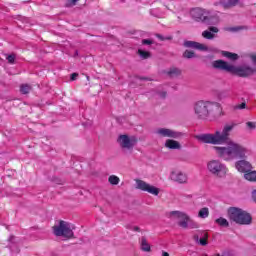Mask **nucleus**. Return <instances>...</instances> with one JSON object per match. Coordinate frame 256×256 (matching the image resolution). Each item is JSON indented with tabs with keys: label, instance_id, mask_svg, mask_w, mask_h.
I'll return each mask as SVG.
<instances>
[{
	"label": "nucleus",
	"instance_id": "obj_6",
	"mask_svg": "<svg viewBox=\"0 0 256 256\" xmlns=\"http://www.w3.org/2000/svg\"><path fill=\"white\" fill-rule=\"evenodd\" d=\"M53 233L56 237H64V239H73L74 237L71 225L63 220L59 221L58 226H53Z\"/></svg>",
	"mask_w": 256,
	"mask_h": 256
},
{
	"label": "nucleus",
	"instance_id": "obj_23",
	"mask_svg": "<svg viewBox=\"0 0 256 256\" xmlns=\"http://www.w3.org/2000/svg\"><path fill=\"white\" fill-rule=\"evenodd\" d=\"M167 75H169V77H179V75H181V70L179 68H171L167 72Z\"/></svg>",
	"mask_w": 256,
	"mask_h": 256
},
{
	"label": "nucleus",
	"instance_id": "obj_36",
	"mask_svg": "<svg viewBox=\"0 0 256 256\" xmlns=\"http://www.w3.org/2000/svg\"><path fill=\"white\" fill-rule=\"evenodd\" d=\"M142 45H153V40L151 39H143Z\"/></svg>",
	"mask_w": 256,
	"mask_h": 256
},
{
	"label": "nucleus",
	"instance_id": "obj_17",
	"mask_svg": "<svg viewBox=\"0 0 256 256\" xmlns=\"http://www.w3.org/2000/svg\"><path fill=\"white\" fill-rule=\"evenodd\" d=\"M236 169L240 173H247V172L251 171V163H249L248 161H245V160H240V161L236 162Z\"/></svg>",
	"mask_w": 256,
	"mask_h": 256
},
{
	"label": "nucleus",
	"instance_id": "obj_10",
	"mask_svg": "<svg viewBox=\"0 0 256 256\" xmlns=\"http://www.w3.org/2000/svg\"><path fill=\"white\" fill-rule=\"evenodd\" d=\"M136 189L140 191H145L146 193H150L151 195H159V188L150 185L149 183L136 179Z\"/></svg>",
	"mask_w": 256,
	"mask_h": 256
},
{
	"label": "nucleus",
	"instance_id": "obj_4",
	"mask_svg": "<svg viewBox=\"0 0 256 256\" xmlns=\"http://www.w3.org/2000/svg\"><path fill=\"white\" fill-rule=\"evenodd\" d=\"M190 15L196 23H202L203 25H217L219 20L211 15L209 10L203 8H194L190 11Z\"/></svg>",
	"mask_w": 256,
	"mask_h": 256
},
{
	"label": "nucleus",
	"instance_id": "obj_11",
	"mask_svg": "<svg viewBox=\"0 0 256 256\" xmlns=\"http://www.w3.org/2000/svg\"><path fill=\"white\" fill-rule=\"evenodd\" d=\"M160 137H169L170 139H179L183 134L169 128H160L156 131Z\"/></svg>",
	"mask_w": 256,
	"mask_h": 256
},
{
	"label": "nucleus",
	"instance_id": "obj_7",
	"mask_svg": "<svg viewBox=\"0 0 256 256\" xmlns=\"http://www.w3.org/2000/svg\"><path fill=\"white\" fill-rule=\"evenodd\" d=\"M207 169L211 175L214 177H225L227 175V167L225 164L221 163L219 160H210L207 163Z\"/></svg>",
	"mask_w": 256,
	"mask_h": 256
},
{
	"label": "nucleus",
	"instance_id": "obj_40",
	"mask_svg": "<svg viewBox=\"0 0 256 256\" xmlns=\"http://www.w3.org/2000/svg\"><path fill=\"white\" fill-rule=\"evenodd\" d=\"M158 95H159V97H161V99H165V97H167V92H165V91L159 92Z\"/></svg>",
	"mask_w": 256,
	"mask_h": 256
},
{
	"label": "nucleus",
	"instance_id": "obj_25",
	"mask_svg": "<svg viewBox=\"0 0 256 256\" xmlns=\"http://www.w3.org/2000/svg\"><path fill=\"white\" fill-rule=\"evenodd\" d=\"M215 223H217V225H220V227H229V221H227V219L223 217L216 219Z\"/></svg>",
	"mask_w": 256,
	"mask_h": 256
},
{
	"label": "nucleus",
	"instance_id": "obj_43",
	"mask_svg": "<svg viewBox=\"0 0 256 256\" xmlns=\"http://www.w3.org/2000/svg\"><path fill=\"white\" fill-rule=\"evenodd\" d=\"M75 55H79V52L77 50L75 51Z\"/></svg>",
	"mask_w": 256,
	"mask_h": 256
},
{
	"label": "nucleus",
	"instance_id": "obj_30",
	"mask_svg": "<svg viewBox=\"0 0 256 256\" xmlns=\"http://www.w3.org/2000/svg\"><path fill=\"white\" fill-rule=\"evenodd\" d=\"M155 37H157V39H159L160 41H172L173 40V36H163L161 34H155Z\"/></svg>",
	"mask_w": 256,
	"mask_h": 256
},
{
	"label": "nucleus",
	"instance_id": "obj_24",
	"mask_svg": "<svg viewBox=\"0 0 256 256\" xmlns=\"http://www.w3.org/2000/svg\"><path fill=\"white\" fill-rule=\"evenodd\" d=\"M182 57L184 59H195V57H197V54H195L193 51L191 50H186L183 54Z\"/></svg>",
	"mask_w": 256,
	"mask_h": 256
},
{
	"label": "nucleus",
	"instance_id": "obj_32",
	"mask_svg": "<svg viewBox=\"0 0 256 256\" xmlns=\"http://www.w3.org/2000/svg\"><path fill=\"white\" fill-rule=\"evenodd\" d=\"M77 1L79 0H67L66 7H75V5H77Z\"/></svg>",
	"mask_w": 256,
	"mask_h": 256
},
{
	"label": "nucleus",
	"instance_id": "obj_35",
	"mask_svg": "<svg viewBox=\"0 0 256 256\" xmlns=\"http://www.w3.org/2000/svg\"><path fill=\"white\" fill-rule=\"evenodd\" d=\"M246 126L250 130L256 129V123L255 122H247Z\"/></svg>",
	"mask_w": 256,
	"mask_h": 256
},
{
	"label": "nucleus",
	"instance_id": "obj_18",
	"mask_svg": "<svg viewBox=\"0 0 256 256\" xmlns=\"http://www.w3.org/2000/svg\"><path fill=\"white\" fill-rule=\"evenodd\" d=\"M140 249H141V251H144L145 253H150V251H151V245L149 244V242H147V238L145 236L141 237Z\"/></svg>",
	"mask_w": 256,
	"mask_h": 256
},
{
	"label": "nucleus",
	"instance_id": "obj_20",
	"mask_svg": "<svg viewBox=\"0 0 256 256\" xmlns=\"http://www.w3.org/2000/svg\"><path fill=\"white\" fill-rule=\"evenodd\" d=\"M222 55H223V57H226L230 61H237V59H239L238 54L229 52V51H222Z\"/></svg>",
	"mask_w": 256,
	"mask_h": 256
},
{
	"label": "nucleus",
	"instance_id": "obj_8",
	"mask_svg": "<svg viewBox=\"0 0 256 256\" xmlns=\"http://www.w3.org/2000/svg\"><path fill=\"white\" fill-rule=\"evenodd\" d=\"M118 143L122 149L131 150L137 145V138L135 136L129 137V135H120L118 137Z\"/></svg>",
	"mask_w": 256,
	"mask_h": 256
},
{
	"label": "nucleus",
	"instance_id": "obj_33",
	"mask_svg": "<svg viewBox=\"0 0 256 256\" xmlns=\"http://www.w3.org/2000/svg\"><path fill=\"white\" fill-rule=\"evenodd\" d=\"M247 107V104L245 102L241 103V104H237L234 106V110L237 111V109H245Z\"/></svg>",
	"mask_w": 256,
	"mask_h": 256
},
{
	"label": "nucleus",
	"instance_id": "obj_19",
	"mask_svg": "<svg viewBox=\"0 0 256 256\" xmlns=\"http://www.w3.org/2000/svg\"><path fill=\"white\" fill-rule=\"evenodd\" d=\"M165 147H167V149H181V143L177 140L168 139L165 142Z\"/></svg>",
	"mask_w": 256,
	"mask_h": 256
},
{
	"label": "nucleus",
	"instance_id": "obj_26",
	"mask_svg": "<svg viewBox=\"0 0 256 256\" xmlns=\"http://www.w3.org/2000/svg\"><path fill=\"white\" fill-rule=\"evenodd\" d=\"M31 85L29 84H22L20 86V92L23 94V95H27V93H30L31 92Z\"/></svg>",
	"mask_w": 256,
	"mask_h": 256
},
{
	"label": "nucleus",
	"instance_id": "obj_34",
	"mask_svg": "<svg viewBox=\"0 0 256 256\" xmlns=\"http://www.w3.org/2000/svg\"><path fill=\"white\" fill-rule=\"evenodd\" d=\"M217 256H235V254L229 250H225L221 254H218Z\"/></svg>",
	"mask_w": 256,
	"mask_h": 256
},
{
	"label": "nucleus",
	"instance_id": "obj_37",
	"mask_svg": "<svg viewBox=\"0 0 256 256\" xmlns=\"http://www.w3.org/2000/svg\"><path fill=\"white\" fill-rule=\"evenodd\" d=\"M249 58L251 59L252 63L256 65V55L255 54H249Z\"/></svg>",
	"mask_w": 256,
	"mask_h": 256
},
{
	"label": "nucleus",
	"instance_id": "obj_39",
	"mask_svg": "<svg viewBox=\"0 0 256 256\" xmlns=\"http://www.w3.org/2000/svg\"><path fill=\"white\" fill-rule=\"evenodd\" d=\"M77 77H79L78 73H72L70 79H71V81H75V79H77Z\"/></svg>",
	"mask_w": 256,
	"mask_h": 256
},
{
	"label": "nucleus",
	"instance_id": "obj_15",
	"mask_svg": "<svg viewBox=\"0 0 256 256\" xmlns=\"http://www.w3.org/2000/svg\"><path fill=\"white\" fill-rule=\"evenodd\" d=\"M184 47L188 49H198V51H208L209 48L204 44L195 41H184Z\"/></svg>",
	"mask_w": 256,
	"mask_h": 256
},
{
	"label": "nucleus",
	"instance_id": "obj_42",
	"mask_svg": "<svg viewBox=\"0 0 256 256\" xmlns=\"http://www.w3.org/2000/svg\"><path fill=\"white\" fill-rule=\"evenodd\" d=\"M162 256H169V253H168V252L163 251V252H162Z\"/></svg>",
	"mask_w": 256,
	"mask_h": 256
},
{
	"label": "nucleus",
	"instance_id": "obj_27",
	"mask_svg": "<svg viewBox=\"0 0 256 256\" xmlns=\"http://www.w3.org/2000/svg\"><path fill=\"white\" fill-rule=\"evenodd\" d=\"M138 55L141 59H149L151 57V52L138 49Z\"/></svg>",
	"mask_w": 256,
	"mask_h": 256
},
{
	"label": "nucleus",
	"instance_id": "obj_1",
	"mask_svg": "<svg viewBox=\"0 0 256 256\" xmlns=\"http://www.w3.org/2000/svg\"><path fill=\"white\" fill-rule=\"evenodd\" d=\"M237 127V123L232 122L225 124L222 131L217 130L215 133H206L196 136V139L200 143H206L209 145H227V147L214 146L217 155L225 161H231L233 159H245L247 157V148L241 144L236 143L229 137L231 131Z\"/></svg>",
	"mask_w": 256,
	"mask_h": 256
},
{
	"label": "nucleus",
	"instance_id": "obj_22",
	"mask_svg": "<svg viewBox=\"0 0 256 256\" xmlns=\"http://www.w3.org/2000/svg\"><path fill=\"white\" fill-rule=\"evenodd\" d=\"M198 217H200V219H207V217H209V208L204 207L200 209L198 212Z\"/></svg>",
	"mask_w": 256,
	"mask_h": 256
},
{
	"label": "nucleus",
	"instance_id": "obj_28",
	"mask_svg": "<svg viewBox=\"0 0 256 256\" xmlns=\"http://www.w3.org/2000/svg\"><path fill=\"white\" fill-rule=\"evenodd\" d=\"M119 181H121V179L115 175H111L108 178V183H110V185H119Z\"/></svg>",
	"mask_w": 256,
	"mask_h": 256
},
{
	"label": "nucleus",
	"instance_id": "obj_41",
	"mask_svg": "<svg viewBox=\"0 0 256 256\" xmlns=\"http://www.w3.org/2000/svg\"><path fill=\"white\" fill-rule=\"evenodd\" d=\"M138 79H140L141 81H151V79L147 77H138Z\"/></svg>",
	"mask_w": 256,
	"mask_h": 256
},
{
	"label": "nucleus",
	"instance_id": "obj_13",
	"mask_svg": "<svg viewBox=\"0 0 256 256\" xmlns=\"http://www.w3.org/2000/svg\"><path fill=\"white\" fill-rule=\"evenodd\" d=\"M170 179L176 183H187V174L181 171H173L170 175Z\"/></svg>",
	"mask_w": 256,
	"mask_h": 256
},
{
	"label": "nucleus",
	"instance_id": "obj_29",
	"mask_svg": "<svg viewBox=\"0 0 256 256\" xmlns=\"http://www.w3.org/2000/svg\"><path fill=\"white\" fill-rule=\"evenodd\" d=\"M187 229H199V224L195 222L193 219L189 218Z\"/></svg>",
	"mask_w": 256,
	"mask_h": 256
},
{
	"label": "nucleus",
	"instance_id": "obj_12",
	"mask_svg": "<svg viewBox=\"0 0 256 256\" xmlns=\"http://www.w3.org/2000/svg\"><path fill=\"white\" fill-rule=\"evenodd\" d=\"M209 239V234L206 231H201L198 230L196 233L193 235V240L195 243L198 245H201L202 247H205L208 245V240Z\"/></svg>",
	"mask_w": 256,
	"mask_h": 256
},
{
	"label": "nucleus",
	"instance_id": "obj_9",
	"mask_svg": "<svg viewBox=\"0 0 256 256\" xmlns=\"http://www.w3.org/2000/svg\"><path fill=\"white\" fill-rule=\"evenodd\" d=\"M170 217H174V219L178 220V225L182 229H187V225L189 223V219L191 216H188L187 213L181 211H171Z\"/></svg>",
	"mask_w": 256,
	"mask_h": 256
},
{
	"label": "nucleus",
	"instance_id": "obj_31",
	"mask_svg": "<svg viewBox=\"0 0 256 256\" xmlns=\"http://www.w3.org/2000/svg\"><path fill=\"white\" fill-rule=\"evenodd\" d=\"M17 56L15 55V54H10V55H8L7 57H6V59H7V61H8V63H10L11 65H13V63H15V58H16Z\"/></svg>",
	"mask_w": 256,
	"mask_h": 256
},
{
	"label": "nucleus",
	"instance_id": "obj_3",
	"mask_svg": "<svg viewBox=\"0 0 256 256\" xmlns=\"http://www.w3.org/2000/svg\"><path fill=\"white\" fill-rule=\"evenodd\" d=\"M212 67L214 69H219L220 71L233 73L238 77H249L250 75H253V69L251 67H235L233 65H229V63L224 60H215L212 63Z\"/></svg>",
	"mask_w": 256,
	"mask_h": 256
},
{
	"label": "nucleus",
	"instance_id": "obj_2",
	"mask_svg": "<svg viewBox=\"0 0 256 256\" xmlns=\"http://www.w3.org/2000/svg\"><path fill=\"white\" fill-rule=\"evenodd\" d=\"M194 113L197 119H207L209 115L221 113V106L217 102L200 100L194 104Z\"/></svg>",
	"mask_w": 256,
	"mask_h": 256
},
{
	"label": "nucleus",
	"instance_id": "obj_5",
	"mask_svg": "<svg viewBox=\"0 0 256 256\" xmlns=\"http://www.w3.org/2000/svg\"><path fill=\"white\" fill-rule=\"evenodd\" d=\"M228 217L238 225H251V221H253L251 214L237 207H231L228 209Z\"/></svg>",
	"mask_w": 256,
	"mask_h": 256
},
{
	"label": "nucleus",
	"instance_id": "obj_16",
	"mask_svg": "<svg viewBox=\"0 0 256 256\" xmlns=\"http://www.w3.org/2000/svg\"><path fill=\"white\" fill-rule=\"evenodd\" d=\"M241 3V0H219L218 2H215L214 5L217 7L221 5L224 9H230V7H235L236 5H239Z\"/></svg>",
	"mask_w": 256,
	"mask_h": 256
},
{
	"label": "nucleus",
	"instance_id": "obj_38",
	"mask_svg": "<svg viewBox=\"0 0 256 256\" xmlns=\"http://www.w3.org/2000/svg\"><path fill=\"white\" fill-rule=\"evenodd\" d=\"M128 229H132V231H136V232H141V228H139V226H134V227H128Z\"/></svg>",
	"mask_w": 256,
	"mask_h": 256
},
{
	"label": "nucleus",
	"instance_id": "obj_14",
	"mask_svg": "<svg viewBox=\"0 0 256 256\" xmlns=\"http://www.w3.org/2000/svg\"><path fill=\"white\" fill-rule=\"evenodd\" d=\"M215 33H219V28L215 27V26H210L208 27L207 30L202 32V37L204 39H208L209 41L215 39V37H217V35H215Z\"/></svg>",
	"mask_w": 256,
	"mask_h": 256
},
{
	"label": "nucleus",
	"instance_id": "obj_21",
	"mask_svg": "<svg viewBox=\"0 0 256 256\" xmlns=\"http://www.w3.org/2000/svg\"><path fill=\"white\" fill-rule=\"evenodd\" d=\"M244 179L247 181H256V171H248L244 174Z\"/></svg>",
	"mask_w": 256,
	"mask_h": 256
}]
</instances>
